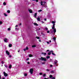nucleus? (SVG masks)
<instances>
[{
  "mask_svg": "<svg viewBox=\"0 0 79 79\" xmlns=\"http://www.w3.org/2000/svg\"><path fill=\"white\" fill-rule=\"evenodd\" d=\"M39 60H41V61H47V59L43 57H41V58L39 59Z\"/></svg>",
  "mask_w": 79,
  "mask_h": 79,
  "instance_id": "nucleus-1",
  "label": "nucleus"
},
{
  "mask_svg": "<svg viewBox=\"0 0 79 79\" xmlns=\"http://www.w3.org/2000/svg\"><path fill=\"white\" fill-rule=\"evenodd\" d=\"M34 70H33V69H31L30 70V72L31 74H33V71Z\"/></svg>",
  "mask_w": 79,
  "mask_h": 79,
  "instance_id": "nucleus-2",
  "label": "nucleus"
},
{
  "mask_svg": "<svg viewBox=\"0 0 79 79\" xmlns=\"http://www.w3.org/2000/svg\"><path fill=\"white\" fill-rule=\"evenodd\" d=\"M4 76L6 77H7V76H8V74L6 73L5 72H4Z\"/></svg>",
  "mask_w": 79,
  "mask_h": 79,
  "instance_id": "nucleus-3",
  "label": "nucleus"
},
{
  "mask_svg": "<svg viewBox=\"0 0 79 79\" xmlns=\"http://www.w3.org/2000/svg\"><path fill=\"white\" fill-rule=\"evenodd\" d=\"M58 63V61H57V60H55L54 61V64H55V65H56V66L57 65V63Z\"/></svg>",
  "mask_w": 79,
  "mask_h": 79,
  "instance_id": "nucleus-4",
  "label": "nucleus"
},
{
  "mask_svg": "<svg viewBox=\"0 0 79 79\" xmlns=\"http://www.w3.org/2000/svg\"><path fill=\"white\" fill-rule=\"evenodd\" d=\"M53 52V51H49V52H48V55L49 56L50 55H51V52Z\"/></svg>",
  "mask_w": 79,
  "mask_h": 79,
  "instance_id": "nucleus-5",
  "label": "nucleus"
},
{
  "mask_svg": "<svg viewBox=\"0 0 79 79\" xmlns=\"http://www.w3.org/2000/svg\"><path fill=\"white\" fill-rule=\"evenodd\" d=\"M55 24H53L52 26V29H54L55 28Z\"/></svg>",
  "mask_w": 79,
  "mask_h": 79,
  "instance_id": "nucleus-6",
  "label": "nucleus"
},
{
  "mask_svg": "<svg viewBox=\"0 0 79 79\" xmlns=\"http://www.w3.org/2000/svg\"><path fill=\"white\" fill-rule=\"evenodd\" d=\"M6 54L7 55L9 56L10 55V52H8V51L7 50L6 51Z\"/></svg>",
  "mask_w": 79,
  "mask_h": 79,
  "instance_id": "nucleus-7",
  "label": "nucleus"
},
{
  "mask_svg": "<svg viewBox=\"0 0 79 79\" xmlns=\"http://www.w3.org/2000/svg\"><path fill=\"white\" fill-rule=\"evenodd\" d=\"M40 4L42 6H45V4H43V2L42 1L41 2Z\"/></svg>",
  "mask_w": 79,
  "mask_h": 79,
  "instance_id": "nucleus-8",
  "label": "nucleus"
},
{
  "mask_svg": "<svg viewBox=\"0 0 79 79\" xmlns=\"http://www.w3.org/2000/svg\"><path fill=\"white\" fill-rule=\"evenodd\" d=\"M26 50H28V47H27L26 48L24 49V52H25L26 51Z\"/></svg>",
  "mask_w": 79,
  "mask_h": 79,
  "instance_id": "nucleus-9",
  "label": "nucleus"
},
{
  "mask_svg": "<svg viewBox=\"0 0 79 79\" xmlns=\"http://www.w3.org/2000/svg\"><path fill=\"white\" fill-rule=\"evenodd\" d=\"M9 69H11V68H12V65H11V64H10L9 65Z\"/></svg>",
  "mask_w": 79,
  "mask_h": 79,
  "instance_id": "nucleus-10",
  "label": "nucleus"
},
{
  "mask_svg": "<svg viewBox=\"0 0 79 79\" xmlns=\"http://www.w3.org/2000/svg\"><path fill=\"white\" fill-rule=\"evenodd\" d=\"M6 40H7V39L4 38V42H6V43L7 42L6 41Z\"/></svg>",
  "mask_w": 79,
  "mask_h": 79,
  "instance_id": "nucleus-11",
  "label": "nucleus"
},
{
  "mask_svg": "<svg viewBox=\"0 0 79 79\" xmlns=\"http://www.w3.org/2000/svg\"><path fill=\"white\" fill-rule=\"evenodd\" d=\"M53 31L54 33H55L56 31V28H54L53 30Z\"/></svg>",
  "mask_w": 79,
  "mask_h": 79,
  "instance_id": "nucleus-12",
  "label": "nucleus"
},
{
  "mask_svg": "<svg viewBox=\"0 0 79 79\" xmlns=\"http://www.w3.org/2000/svg\"><path fill=\"white\" fill-rule=\"evenodd\" d=\"M37 19L38 21H40V18L38 17L37 18Z\"/></svg>",
  "mask_w": 79,
  "mask_h": 79,
  "instance_id": "nucleus-13",
  "label": "nucleus"
},
{
  "mask_svg": "<svg viewBox=\"0 0 79 79\" xmlns=\"http://www.w3.org/2000/svg\"><path fill=\"white\" fill-rule=\"evenodd\" d=\"M28 11H29V12H30V13H32V10H31L30 9H29Z\"/></svg>",
  "mask_w": 79,
  "mask_h": 79,
  "instance_id": "nucleus-14",
  "label": "nucleus"
},
{
  "mask_svg": "<svg viewBox=\"0 0 79 79\" xmlns=\"http://www.w3.org/2000/svg\"><path fill=\"white\" fill-rule=\"evenodd\" d=\"M9 47H12V44H9Z\"/></svg>",
  "mask_w": 79,
  "mask_h": 79,
  "instance_id": "nucleus-15",
  "label": "nucleus"
},
{
  "mask_svg": "<svg viewBox=\"0 0 79 79\" xmlns=\"http://www.w3.org/2000/svg\"><path fill=\"white\" fill-rule=\"evenodd\" d=\"M37 13H35V14L34 15V16H35V18H36V16H37Z\"/></svg>",
  "mask_w": 79,
  "mask_h": 79,
  "instance_id": "nucleus-16",
  "label": "nucleus"
},
{
  "mask_svg": "<svg viewBox=\"0 0 79 79\" xmlns=\"http://www.w3.org/2000/svg\"><path fill=\"white\" fill-rule=\"evenodd\" d=\"M50 58V56H48L47 57H46V58H47V59H49V58Z\"/></svg>",
  "mask_w": 79,
  "mask_h": 79,
  "instance_id": "nucleus-17",
  "label": "nucleus"
},
{
  "mask_svg": "<svg viewBox=\"0 0 79 79\" xmlns=\"http://www.w3.org/2000/svg\"><path fill=\"white\" fill-rule=\"evenodd\" d=\"M34 25H35V26H39V25L36 23H34Z\"/></svg>",
  "mask_w": 79,
  "mask_h": 79,
  "instance_id": "nucleus-18",
  "label": "nucleus"
},
{
  "mask_svg": "<svg viewBox=\"0 0 79 79\" xmlns=\"http://www.w3.org/2000/svg\"><path fill=\"white\" fill-rule=\"evenodd\" d=\"M36 47V45H32V48H34V47Z\"/></svg>",
  "mask_w": 79,
  "mask_h": 79,
  "instance_id": "nucleus-19",
  "label": "nucleus"
},
{
  "mask_svg": "<svg viewBox=\"0 0 79 79\" xmlns=\"http://www.w3.org/2000/svg\"><path fill=\"white\" fill-rule=\"evenodd\" d=\"M50 78H52V77H53V76H52V75H51L49 76Z\"/></svg>",
  "mask_w": 79,
  "mask_h": 79,
  "instance_id": "nucleus-20",
  "label": "nucleus"
},
{
  "mask_svg": "<svg viewBox=\"0 0 79 79\" xmlns=\"http://www.w3.org/2000/svg\"><path fill=\"white\" fill-rule=\"evenodd\" d=\"M29 57H32V56H33L31 54H29Z\"/></svg>",
  "mask_w": 79,
  "mask_h": 79,
  "instance_id": "nucleus-21",
  "label": "nucleus"
},
{
  "mask_svg": "<svg viewBox=\"0 0 79 79\" xmlns=\"http://www.w3.org/2000/svg\"><path fill=\"white\" fill-rule=\"evenodd\" d=\"M54 73V71H51V73H52V74H53V73Z\"/></svg>",
  "mask_w": 79,
  "mask_h": 79,
  "instance_id": "nucleus-22",
  "label": "nucleus"
},
{
  "mask_svg": "<svg viewBox=\"0 0 79 79\" xmlns=\"http://www.w3.org/2000/svg\"><path fill=\"white\" fill-rule=\"evenodd\" d=\"M36 38L37 39H40V37H39L36 36Z\"/></svg>",
  "mask_w": 79,
  "mask_h": 79,
  "instance_id": "nucleus-23",
  "label": "nucleus"
},
{
  "mask_svg": "<svg viewBox=\"0 0 79 79\" xmlns=\"http://www.w3.org/2000/svg\"><path fill=\"white\" fill-rule=\"evenodd\" d=\"M53 40L54 41H55V40H56V38H55V37H54L53 38Z\"/></svg>",
  "mask_w": 79,
  "mask_h": 79,
  "instance_id": "nucleus-24",
  "label": "nucleus"
},
{
  "mask_svg": "<svg viewBox=\"0 0 79 79\" xmlns=\"http://www.w3.org/2000/svg\"><path fill=\"white\" fill-rule=\"evenodd\" d=\"M8 31H11V28L10 27V28H8Z\"/></svg>",
  "mask_w": 79,
  "mask_h": 79,
  "instance_id": "nucleus-25",
  "label": "nucleus"
},
{
  "mask_svg": "<svg viewBox=\"0 0 79 79\" xmlns=\"http://www.w3.org/2000/svg\"><path fill=\"white\" fill-rule=\"evenodd\" d=\"M41 11H42V10H38V12H41Z\"/></svg>",
  "mask_w": 79,
  "mask_h": 79,
  "instance_id": "nucleus-26",
  "label": "nucleus"
},
{
  "mask_svg": "<svg viewBox=\"0 0 79 79\" xmlns=\"http://www.w3.org/2000/svg\"><path fill=\"white\" fill-rule=\"evenodd\" d=\"M43 76V77H45V76H46V74H44Z\"/></svg>",
  "mask_w": 79,
  "mask_h": 79,
  "instance_id": "nucleus-27",
  "label": "nucleus"
},
{
  "mask_svg": "<svg viewBox=\"0 0 79 79\" xmlns=\"http://www.w3.org/2000/svg\"><path fill=\"white\" fill-rule=\"evenodd\" d=\"M7 12L8 13H10V10H8L7 11Z\"/></svg>",
  "mask_w": 79,
  "mask_h": 79,
  "instance_id": "nucleus-28",
  "label": "nucleus"
},
{
  "mask_svg": "<svg viewBox=\"0 0 79 79\" xmlns=\"http://www.w3.org/2000/svg\"><path fill=\"white\" fill-rule=\"evenodd\" d=\"M42 54H44V55H46L47 53H43Z\"/></svg>",
  "mask_w": 79,
  "mask_h": 79,
  "instance_id": "nucleus-29",
  "label": "nucleus"
},
{
  "mask_svg": "<svg viewBox=\"0 0 79 79\" xmlns=\"http://www.w3.org/2000/svg\"><path fill=\"white\" fill-rule=\"evenodd\" d=\"M4 15L5 16H8V15H6V13H5L4 14Z\"/></svg>",
  "mask_w": 79,
  "mask_h": 79,
  "instance_id": "nucleus-30",
  "label": "nucleus"
},
{
  "mask_svg": "<svg viewBox=\"0 0 79 79\" xmlns=\"http://www.w3.org/2000/svg\"><path fill=\"white\" fill-rule=\"evenodd\" d=\"M3 5H6V2H3Z\"/></svg>",
  "mask_w": 79,
  "mask_h": 79,
  "instance_id": "nucleus-31",
  "label": "nucleus"
},
{
  "mask_svg": "<svg viewBox=\"0 0 79 79\" xmlns=\"http://www.w3.org/2000/svg\"><path fill=\"white\" fill-rule=\"evenodd\" d=\"M52 54L53 55H54V56H55V54L53 53V52H52Z\"/></svg>",
  "mask_w": 79,
  "mask_h": 79,
  "instance_id": "nucleus-32",
  "label": "nucleus"
},
{
  "mask_svg": "<svg viewBox=\"0 0 79 79\" xmlns=\"http://www.w3.org/2000/svg\"><path fill=\"white\" fill-rule=\"evenodd\" d=\"M55 23V22L54 21H52V24H54Z\"/></svg>",
  "mask_w": 79,
  "mask_h": 79,
  "instance_id": "nucleus-33",
  "label": "nucleus"
},
{
  "mask_svg": "<svg viewBox=\"0 0 79 79\" xmlns=\"http://www.w3.org/2000/svg\"><path fill=\"white\" fill-rule=\"evenodd\" d=\"M4 66L6 68H7V67H8V66H7V65H4Z\"/></svg>",
  "mask_w": 79,
  "mask_h": 79,
  "instance_id": "nucleus-34",
  "label": "nucleus"
},
{
  "mask_svg": "<svg viewBox=\"0 0 79 79\" xmlns=\"http://www.w3.org/2000/svg\"><path fill=\"white\" fill-rule=\"evenodd\" d=\"M24 76H27V73H25L24 75Z\"/></svg>",
  "mask_w": 79,
  "mask_h": 79,
  "instance_id": "nucleus-35",
  "label": "nucleus"
},
{
  "mask_svg": "<svg viewBox=\"0 0 79 79\" xmlns=\"http://www.w3.org/2000/svg\"><path fill=\"white\" fill-rule=\"evenodd\" d=\"M29 60V58H27L26 60V61H27V60Z\"/></svg>",
  "mask_w": 79,
  "mask_h": 79,
  "instance_id": "nucleus-36",
  "label": "nucleus"
},
{
  "mask_svg": "<svg viewBox=\"0 0 79 79\" xmlns=\"http://www.w3.org/2000/svg\"><path fill=\"white\" fill-rule=\"evenodd\" d=\"M40 75H42V73H40Z\"/></svg>",
  "mask_w": 79,
  "mask_h": 79,
  "instance_id": "nucleus-37",
  "label": "nucleus"
},
{
  "mask_svg": "<svg viewBox=\"0 0 79 79\" xmlns=\"http://www.w3.org/2000/svg\"><path fill=\"white\" fill-rule=\"evenodd\" d=\"M3 63H4V62H3V61H2V64H3Z\"/></svg>",
  "mask_w": 79,
  "mask_h": 79,
  "instance_id": "nucleus-38",
  "label": "nucleus"
},
{
  "mask_svg": "<svg viewBox=\"0 0 79 79\" xmlns=\"http://www.w3.org/2000/svg\"><path fill=\"white\" fill-rule=\"evenodd\" d=\"M42 64H45V62H43L42 63Z\"/></svg>",
  "mask_w": 79,
  "mask_h": 79,
  "instance_id": "nucleus-39",
  "label": "nucleus"
},
{
  "mask_svg": "<svg viewBox=\"0 0 79 79\" xmlns=\"http://www.w3.org/2000/svg\"><path fill=\"white\" fill-rule=\"evenodd\" d=\"M2 24V21H0V24Z\"/></svg>",
  "mask_w": 79,
  "mask_h": 79,
  "instance_id": "nucleus-40",
  "label": "nucleus"
},
{
  "mask_svg": "<svg viewBox=\"0 0 79 79\" xmlns=\"http://www.w3.org/2000/svg\"><path fill=\"white\" fill-rule=\"evenodd\" d=\"M47 33H49V32H50V31H47Z\"/></svg>",
  "mask_w": 79,
  "mask_h": 79,
  "instance_id": "nucleus-41",
  "label": "nucleus"
},
{
  "mask_svg": "<svg viewBox=\"0 0 79 79\" xmlns=\"http://www.w3.org/2000/svg\"><path fill=\"white\" fill-rule=\"evenodd\" d=\"M45 29L46 30V31H47L48 30V28H45Z\"/></svg>",
  "mask_w": 79,
  "mask_h": 79,
  "instance_id": "nucleus-42",
  "label": "nucleus"
},
{
  "mask_svg": "<svg viewBox=\"0 0 79 79\" xmlns=\"http://www.w3.org/2000/svg\"><path fill=\"white\" fill-rule=\"evenodd\" d=\"M46 71H49V69H46Z\"/></svg>",
  "mask_w": 79,
  "mask_h": 79,
  "instance_id": "nucleus-43",
  "label": "nucleus"
},
{
  "mask_svg": "<svg viewBox=\"0 0 79 79\" xmlns=\"http://www.w3.org/2000/svg\"><path fill=\"white\" fill-rule=\"evenodd\" d=\"M52 79H55V77H53Z\"/></svg>",
  "mask_w": 79,
  "mask_h": 79,
  "instance_id": "nucleus-44",
  "label": "nucleus"
},
{
  "mask_svg": "<svg viewBox=\"0 0 79 79\" xmlns=\"http://www.w3.org/2000/svg\"><path fill=\"white\" fill-rule=\"evenodd\" d=\"M52 66H53L51 64V65H50V67H52Z\"/></svg>",
  "mask_w": 79,
  "mask_h": 79,
  "instance_id": "nucleus-45",
  "label": "nucleus"
},
{
  "mask_svg": "<svg viewBox=\"0 0 79 79\" xmlns=\"http://www.w3.org/2000/svg\"><path fill=\"white\" fill-rule=\"evenodd\" d=\"M9 58H11V55H9Z\"/></svg>",
  "mask_w": 79,
  "mask_h": 79,
  "instance_id": "nucleus-46",
  "label": "nucleus"
},
{
  "mask_svg": "<svg viewBox=\"0 0 79 79\" xmlns=\"http://www.w3.org/2000/svg\"><path fill=\"white\" fill-rule=\"evenodd\" d=\"M43 3H44H44H47V2H44Z\"/></svg>",
  "mask_w": 79,
  "mask_h": 79,
  "instance_id": "nucleus-47",
  "label": "nucleus"
},
{
  "mask_svg": "<svg viewBox=\"0 0 79 79\" xmlns=\"http://www.w3.org/2000/svg\"><path fill=\"white\" fill-rule=\"evenodd\" d=\"M44 21H47V19H44Z\"/></svg>",
  "mask_w": 79,
  "mask_h": 79,
  "instance_id": "nucleus-48",
  "label": "nucleus"
},
{
  "mask_svg": "<svg viewBox=\"0 0 79 79\" xmlns=\"http://www.w3.org/2000/svg\"><path fill=\"white\" fill-rule=\"evenodd\" d=\"M36 2H39V0H36Z\"/></svg>",
  "mask_w": 79,
  "mask_h": 79,
  "instance_id": "nucleus-49",
  "label": "nucleus"
},
{
  "mask_svg": "<svg viewBox=\"0 0 79 79\" xmlns=\"http://www.w3.org/2000/svg\"><path fill=\"white\" fill-rule=\"evenodd\" d=\"M27 64H29L30 63H29V62H27Z\"/></svg>",
  "mask_w": 79,
  "mask_h": 79,
  "instance_id": "nucleus-50",
  "label": "nucleus"
},
{
  "mask_svg": "<svg viewBox=\"0 0 79 79\" xmlns=\"http://www.w3.org/2000/svg\"><path fill=\"white\" fill-rule=\"evenodd\" d=\"M47 44H49L50 43H49V42H48V41L47 42Z\"/></svg>",
  "mask_w": 79,
  "mask_h": 79,
  "instance_id": "nucleus-51",
  "label": "nucleus"
},
{
  "mask_svg": "<svg viewBox=\"0 0 79 79\" xmlns=\"http://www.w3.org/2000/svg\"><path fill=\"white\" fill-rule=\"evenodd\" d=\"M49 51H50L49 50H47V52H49Z\"/></svg>",
  "mask_w": 79,
  "mask_h": 79,
  "instance_id": "nucleus-52",
  "label": "nucleus"
},
{
  "mask_svg": "<svg viewBox=\"0 0 79 79\" xmlns=\"http://www.w3.org/2000/svg\"><path fill=\"white\" fill-rule=\"evenodd\" d=\"M41 23H44V22L43 21H42Z\"/></svg>",
  "mask_w": 79,
  "mask_h": 79,
  "instance_id": "nucleus-53",
  "label": "nucleus"
},
{
  "mask_svg": "<svg viewBox=\"0 0 79 79\" xmlns=\"http://www.w3.org/2000/svg\"><path fill=\"white\" fill-rule=\"evenodd\" d=\"M20 52V50L19 49L18 51V52Z\"/></svg>",
  "mask_w": 79,
  "mask_h": 79,
  "instance_id": "nucleus-54",
  "label": "nucleus"
},
{
  "mask_svg": "<svg viewBox=\"0 0 79 79\" xmlns=\"http://www.w3.org/2000/svg\"><path fill=\"white\" fill-rule=\"evenodd\" d=\"M39 41L40 42H41V40H39Z\"/></svg>",
  "mask_w": 79,
  "mask_h": 79,
  "instance_id": "nucleus-55",
  "label": "nucleus"
},
{
  "mask_svg": "<svg viewBox=\"0 0 79 79\" xmlns=\"http://www.w3.org/2000/svg\"><path fill=\"white\" fill-rule=\"evenodd\" d=\"M44 79H48V78H44Z\"/></svg>",
  "mask_w": 79,
  "mask_h": 79,
  "instance_id": "nucleus-56",
  "label": "nucleus"
},
{
  "mask_svg": "<svg viewBox=\"0 0 79 79\" xmlns=\"http://www.w3.org/2000/svg\"><path fill=\"white\" fill-rule=\"evenodd\" d=\"M19 25H20V26H21V23H20Z\"/></svg>",
  "mask_w": 79,
  "mask_h": 79,
  "instance_id": "nucleus-57",
  "label": "nucleus"
},
{
  "mask_svg": "<svg viewBox=\"0 0 79 79\" xmlns=\"http://www.w3.org/2000/svg\"><path fill=\"white\" fill-rule=\"evenodd\" d=\"M52 31H51L50 33L51 34H52Z\"/></svg>",
  "mask_w": 79,
  "mask_h": 79,
  "instance_id": "nucleus-58",
  "label": "nucleus"
},
{
  "mask_svg": "<svg viewBox=\"0 0 79 79\" xmlns=\"http://www.w3.org/2000/svg\"><path fill=\"white\" fill-rule=\"evenodd\" d=\"M5 79V77H2V79Z\"/></svg>",
  "mask_w": 79,
  "mask_h": 79,
  "instance_id": "nucleus-59",
  "label": "nucleus"
},
{
  "mask_svg": "<svg viewBox=\"0 0 79 79\" xmlns=\"http://www.w3.org/2000/svg\"><path fill=\"white\" fill-rule=\"evenodd\" d=\"M52 42V41H51V40L49 41V42Z\"/></svg>",
  "mask_w": 79,
  "mask_h": 79,
  "instance_id": "nucleus-60",
  "label": "nucleus"
},
{
  "mask_svg": "<svg viewBox=\"0 0 79 79\" xmlns=\"http://www.w3.org/2000/svg\"><path fill=\"white\" fill-rule=\"evenodd\" d=\"M1 79V76L0 75V79Z\"/></svg>",
  "mask_w": 79,
  "mask_h": 79,
  "instance_id": "nucleus-61",
  "label": "nucleus"
},
{
  "mask_svg": "<svg viewBox=\"0 0 79 79\" xmlns=\"http://www.w3.org/2000/svg\"><path fill=\"white\" fill-rule=\"evenodd\" d=\"M32 1H35V0H32Z\"/></svg>",
  "mask_w": 79,
  "mask_h": 79,
  "instance_id": "nucleus-62",
  "label": "nucleus"
},
{
  "mask_svg": "<svg viewBox=\"0 0 79 79\" xmlns=\"http://www.w3.org/2000/svg\"><path fill=\"white\" fill-rule=\"evenodd\" d=\"M17 26H18V25H16V26H15V27H17Z\"/></svg>",
  "mask_w": 79,
  "mask_h": 79,
  "instance_id": "nucleus-63",
  "label": "nucleus"
},
{
  "mask_svg": "<svg viewBox=\"0 0 79 79\" xmlns=\"http://www.w3.org/2000/svg\"><path fill=\"white\" fill-rule=\"evenodd\" d=\"M39 30H40V28H39Z\"/></svg>",
  "mask_w": 79,
  "mask_h": 79,
  "instance_id": "nucleus-64",
  "label": "nucleus"
}]
</instances>
